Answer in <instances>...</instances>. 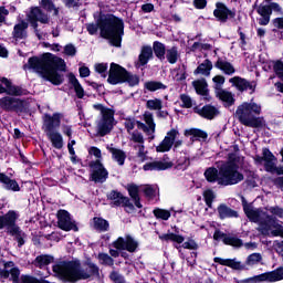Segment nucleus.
Here are the masks:
<instances>
[{
    "label": "nucleus",
    "mask_w": 283,
    "mask_h": 283,
    "mask_svg": "<svg viewBox=\"0 0 283 283\" xmlns=\"http://www.w3.org/2000/svg\"><path fill=\"white\" fill-rule=\"evenodd\" d=\"M23 70H34L44 81L59 86L65 83V75L59 72H65L67 64H65L63 57L48 52L43 53L41 57L36 55L29 57L28 64L23 65Z\"/></svg>",
    "instance_id": "nucleus-1"
},
{
    "label": "nucleus",
    "mask_w": 283,
    "mask_h": 283,
    "mask_svg": "<svg viewBox=\"0 0 283 283\" xmlns=\"http://www.w3.org/2000/svg\"><path fill=\"white\" fill-rule=\"evenodd\" d=\"M86 30L94 36L99 30V36L108 42L112 48H123L125 36V21L114 13H101L96 23H87Z\"/></svg>",
    "instance_id": "nucleus-2"
},
{
    "label": "nucleus",
    "mask_w": 283,
    "mask_h": 283,
    "mask_svg": "<svg viewBox=\"0 0 283 283\" xmlns=\"http://www.w3.org/2000/svg\"><path fill=\"white\" fill-rule=\"evenodd\" d=\"M207 182H218L220 187H231L244 180V175L238 171V164L234 161L223 163L219 169L209 167L203 174Z\"/></svg>",
    "instance_id": "nucleus-3"
},
{
    "label": "nucleus",
    "mask_w": 283,
    "mask_h": 283,
    "mask_svg": "<svg viewBox=\"0 0 283 283\" xmlns=\"http://www.w3.org/2000/svg\"><path fill=\"white\" fill-rule=\"evenodd\" d=\"M260 114H262V105L253 102V98L250 102H243L235 111L239 123L254 129L264 127V117H258Z\"/></svg>",
    "instance_id": "nucleus-4"
},
{
    "label": "nucleus",
    "mask_w": 283,
    "mask_h": 283,
    "mask_svg": "<svg viewBox=\"0 0 283 283\" xmlns=\"http://www.w3.org/2000/svg\"><path fill=\"white\" fill-rule=\"evenodd\" d=\"M52 271L62 282L76 283L81 282V261H59L53 264Z\"/></svg>",
    "instance_id": "nucleus-5"
},
{
    "label": "nucleus",
    "mask_w": 283,
    "mask_h": 283,
    "mask_svg": "<svg viewBox=\"0 0 283 283\" xmlns=\"http://www.w3.org/2000/svg\"><path fill=\"white\" fill-rule=\"evenodd\" d=\"M107 83L109 85H123V83H127L129 87H136L140 83V77L132 74L120 64L113 62L109 66Z\"/></svg>",
    "instance_id": "nucleus-6"
},
{
    "label": "nucleus",
    "mask_w": 283,
    "mask_h": 283,
    "mask_svg": "<svg viewBox=\"0 0 283 283\" xmlns=\"http://www.w3.org/2000/svg\"><path fill=\"white\" fill-rule=\"evenodd\" d=\"M44 132L51 140L52 147L54 149H63V135L56 132L61 127V113H53V115H44Z\"/></svg>",
    "instance_id": "nucleus-7"
},
{
    "label": "nucleus",
    "mask_w": 283,
    "mask_h": 283,
    "mask_svg": "<svg viewBox=\"0 0 283 283\" xmlns=\"http://www.w3.org/2000/svg\"><path fill=\"white\" fill-rule=\"evenodd\" d=\"M252 8L253 10H256V14L261 17L258 19L259 25H269L273 12H275V14H283L282 6L273 0H263L260 4L256 2Z\"/></svg>",
    "instance_id": "nucleus-8"
},
{
    "label": "nucleus",
    "mask_w": 283,
    "mask_h": 283,
    "mask_svg": "<svg viewBox=\"0 0 283 283\" xmlns=\"http://www.w3.org/2000/svg\"><path fill=\"white\" fill-rule=\"evenodd\" d=\"M283 280V266H280L273 271L265 272L259 275H254L248 279L238 280L234 279L235 283H260V282H282Z\"/></svg>",
    "instance_id": "nucleus-9"
},
{
    "label": "nucleus",
    "mask_w": 283,
    "mask_h": 283,
    "mask_svg": "<svg viewBox=\"0 0 283 283\" xmlns=\"http://www.w3.org/2000/svg\"><path fill=\"white\" fill-rule=\"evenodd\" d=\"M0 109H3V112H15V114H28V104L25 99L4 96L0 98Z\"/></svg>",
    "instance_id": "nucleus-10"
},
{
    "label": "nucleus",
    "mask_w": 283,
    "mask_h": 283,
    "mask_svg": "<svg viewBox=\"0 0 283 283\" xmlns=\"http://www.w3.org/2000/svg\"><path fill=\"white\" fill-rule=\"evenodd\" d=\"M224 75H216L212 78V82L214 83V90H217L216 95L219 101H222V103H226V107H231L235 105V98L233 97V93L222 90V86L224 85Z\"/></svg>",
    "instance_id": "nucleus-11"
},
{
    "label": "nucleus",
    "mask_w": 283,
    "mask_h": 283,
    "mask_svg": "<svg viewBox=\"0 0 283 283\" xmlns=\"http://www.w3.org/2000/svg\"><path fill=\"white\" fill-rule=\"evenodd\" d=\"M106 198L112 202L113 207H124L126 213H134L136 211V207L132 203L129 197H125L118 190H111Z\"/></svg>",
    "instance_id": "nucleus-12"
},
{
    "label": "nucleus",
    "mask_w": 283,
    "mask_h": 283,
    "mask_svg": "<svg viewBox=\"0 0 283 283\" xmlns=\"http://www.w3.org/2000/svg\"><path fill=\"white\" fill-rule=\"evenodd\" d=\"M216 9L213 10V17L216 19V21H218L219 23H228V21H234L238 11L235 10V8L233 9H229V7L227 6V3L224 2H216L214 4Z\"/></svg>",
    "instance_id": "nucleus-13"
},
{
    "label": "nucleus",
    "mask_w": 283,
    "mask_h": 283,
    "mask_svg": "<svg viewBox=\"0 0 283 283\" xmlns=\"http://www.w3.org/2000/svg\"><path fill=\"white\" fill-rule=\"evenodd\" d=\"M88 167L92 169L90 177L92 182L103 184L109 178V171H107V168L99 161V159L90 161Z\"/></svg>",
    "instance_id": "nucleus-14"
},
{
    "label": "nucleus",
    "mask_w": 283,
    "mask_h": 283,
    "mask_svg": "<svg viewBox=\"0 0 283 283\" xmlns=\"http://www.w3.org/2000/svg\"><path fill=\"white\" fill-rule=\"evenodd\" d=\"M159 240L163 242H174L175 244L184 243L182 249H198V243H196V240L188 238V240L185 242V237L174 232L160 234Z\"/></svg>",
    "instance_id": "nucleus-15"
},
{
    "label": "nucleus",
    "mask_w": 283,
    "mask_h": 283,
    "mask_svg": "<svg viewBox=\"0 0 283 283\" xmlns=\"http://www.w3.org/2000/svg\"><path fill=\"white\" fill-rule=\"evenodd\" d=\"M17 220H19V213L15 210H9L7 213L0 214V230L7 229V233L11 231L17 233L19 227Z\"/></svg>",
    "instance_id": "nucleus-16"
},
{
    "label": "nucleus",
    "mask_w": 283,
    "mask_h": 283,
    "mask_svg": "<svg viewBox=\"0 0 283 283\" xmlns=\"http://www.w3.org/2000/svg\"><path fill=\"white\" fill-rule=\"evenodd\" d=\"M80 273L82 280H101V268L90 259L83 262V266L80 265Z\"/></svg>",
    "instance_id": "nucleus-17"
},
{
    "label": "nucleus",
    "mask_w": 283,
    "mask_h": 283,
    "mask_svg": "<svg viewBox=\"0 0 283 283\" xmlns=\"http://www.w3.org/2000/svg\"><path fill=\"white\" fill-rule=\"evenodd\" d=\"M57 227L62 231H78L76 221L72 220V214L67 210L57 211Z\"/></svg>",
    "instance_id": "nucleus-18"
},
{
    "label": "nucleus",
    "mask_w": 283,
    "mask_h": 283,
    "mask_svg": "<svg viewBox=\"0 0 283 283\" xmlns=\"http://www.w3.org/2000/svg\"><path fill=\"white\" fill-rule=\"evenodd\" d=\"M213 240H216L217 242H223V244H226L227 247H234V249H240V247H244V242L242 241V239L235 235L227 234L221 230L214 231Z\"/></svg>",
    "instance_id": "nucleus-19"
},
{
    "label": "nucleus",
    "mask_w": 283,
    "mask_h": 283,
    "mask_svg": "<svg viewBox=\"0 0 283 283\" xmlns=\"http://www.w3.org/2000/svg\"><path fill=\"white\" fill-rule=\"evenodd\" d=\"M193 112L207 120H213V118L220 116V111L211 104H207L202 108H198V106H196Z\"/></svg>",
    "instance_id": "nucleus-20"
},
{
    "label": "nucleus",
    "mask_w": 283,
    "mask_h": 283,
    "mask_svg": "<svg viewBox=\"0 0 283 283\" xmlns=\"http://www.w3.org/2000/svg\"><path fill=\"white\" fill-rule=\"evenodd\" d=\"M213 262L220 264L221 266H229V269H232L233 271H249L247 264H243L237 259H222L220 256H216Z\"/></svg>",
    "instance_id": "nucleus-21"
},
{
    "label": "nucleus",
    "mask_w": 283,
    "mask_h": 283,
    "mask_svg": "<svg viewBox=\"0 0 283 283\" xmlns=\"http://www.w3.org/2000/svg\"><path fill=\"white\" fill-rule=\"evenodd\" d=\"M138 242L132 234H126L125 238L119 237L113 242V249H138Z\"/></svg>",
    "instance_id": "nucleus-22"
},
{
    "label": "nucleus",
    "mask_w": 283,
    "mask_h": 283,
    "mask_svg": "<svg viewBox=\"0 0 283 283\" xmlns=\"http://www.w3.org/2000/svg\"><path fill=\"white\" fill-rule=\"evenodd\" d=\"M0 83L6 86L4 94H8V96H23V94H25L23 87L12 84V81L8 77H1Z\"/></svg>",
    "instance_id": "nucleus-23"
},
{
    "label": "nucleus",
    "mask_w": 283,
    "mask_h": 283,
    "mask_svg": "<svg viewBox=\"0 0 283 283\" xmlns=\"http://www.w3.org/2000/svg\"><path fill=\"white\" fill-rule=\"evenodd\" d=\"M0 185H2L3 189L7 191H21V187L17 179L10 178L6 172H0Z\"/></svg>",
    "instance_id": "nucleus-24"
},
{
    "label": "nucleus",
    "mask_w": 283,
    "mask_h": 283,
    "mask_svg": "<svg viewBox=\"0 0 283 283\" xmlns=\"http://www.w3.org/2000/svg\"><path fill=\"white\" fill-rule=\"evenodd\" d=\"M229 83H231L233 87H237L239 92H247V90L255 92V86L251 84V82L247 81V78L234 76L229 80Z\"/></svg>",
    "instance_id": "nucleus-25"
},
{
    "label": "nucleus",
    "mask_w": 283,
    "mask_h": 283,
    "mask_svg": "<svg viewBox=\"0 0 283 283\" xmlns=\"http://www.w3.org/2000/svg\"><path fill=\"white\" fill-rule=\"evenodd\" d=\"M174 163L171 161H151L146 163L143 166L144 171H166V169H171Z\"/></svg>",
    "instance_id": "nucleus-26"
},
{
    "label": "nucleus",
    "mask_w": 283,
    "mask_h": 283,
    "mask_svg": "<svg viewBox=\"0 0 283 283\" xmlns=\"http://www.w3.org/2000/svg\"><path fill=\"white\" fill-rule=\"evenodd\" d=\"M28 22L22 20L20 23H17L13 27L12 36L15 41H21L23 39H28Z\"/></svg>",
    "instance_id": "nucleus-27"
},
{
    "label": "nucleus",
    "mask_w": 283,
    "mask_h": 283,
    "mask_svg": "<svg viewBox=\"0 0 283 283\" xmlns=\"http://www.w3.org/2000/svg\"><path fill=\"white\" fill-rule=\"evenodd\" d=\"M151 59H154V50L150 45H143L138 55V63L140 67H145Z\"/></svg>",
    "instance_id": "nucleus-28"
},
{
    "label": "nucleus",
    "mask_w": 283,
    "mask_h": 283,
    "mask_svg": "<svg viewBox=\"0 0 283 283\" xmlns=\"http://www.w3.org/2000/svg\"><path fill=\"white\" fill-rule=\"evenodd\" d=\"M179 256L181 260H186L188 266H196V260H198V252L193 249H179Z\"/></svg>",
    "instance_id": "nucleus-29"
},
{
    "label": "nucleus",
    "mask_w": 283,
    "mask_h": 283,
    "mask_svg": "<svg viewBox=\"0 0 283 283\" xmlns=\"http://www.w3.org/2000/svg\"><path fill=\"white\" fill-rule=\"evenodd\" d=\"M264 155H265V161H264V169L268 171V174H275V168L277 167L275 165V160H277V157L272 154L271 149L264 148Z\"/></svg>",
    "instance_id": "nucleus-30"
},
{
    "label": "nucleus",
    "mask_w": 283,
    "mask_h": 283,
    "mask_svg": "<svg viewBox=\"0 0 283 283\" xmlns=\"http://www.w3.org/2000/svg\"><path fill=\"white\" fill-rule=\"evenodd\" d=\"M69 83L72 85L75 96L77 98H85V88H83V85H81V82H78V78H76V75L74 73H69Z\"/></svg>",
    "instance_id": "nucleus-31"
},
{
    "label": "nucleus",
    "mask_w": 283,
    "mask_h": 283,
    "mask_svg": "<svg viewBox=\"0 0 283 283\" xmlns=\"http://www.w3.org/2000/svg\"><path fill=\"white\" fill-rule=\"evenodd\" d=\"M220 220H227V218H238V211L231 209L226 203H220L217 208Z\"/></svg>",
    "instance_id": "nucleus-32"
},
{
    "label": "nucleus",
    "mask_w": 283,
    "mask_h": 283,
    "mask_svg": "<svg viewBox=\"0 0 283 283\" xmlns=\"http://www.w3.org/2000/svg\"><path fill=\"white\" fill-rule=\"evenodd\" d=\"M214 67H217V70H220L228 76L235 74V67L233 66V64H231V62L229 61L222 60V57H218L217 62L214 63Z\"/></svg>",
    "instance_id": "nucleus-33"
},
{
    "label": "nucleus",
    "mask_w": 283,
    "mask_h": 283,
    "mask_svg": "<svg viewBox=\"0 0 283 283\" xmlns=\"http://www.w3.org/2000/svg\"><path fill=\"white\" fill-rule=\"evenodd\" d=\"M213 70V63L211 60L206 59L201 64L197 66V69L193 71V74L198 76V74H201L202 76H211V71Z\"/></svg>",
    "instance_id": "nucleus-34"
},
{
    "label": "nucleus",
    "mask_w": 283,
    "mask_h": 283,
    "mask_svg": "<svg viewBox=\"0 0 283 283\" xmlns=\"http://www.w3.org/2000/svg\"><path fill=\"white\" fill-rule=\"evenodd\" d=\"M192 86L199 96H209V84L205 77L193 81Z\"/></svg>",
    "instance_id": "nucleus-35"
},
{
    "label": "nucleus",
    "mask_w": 283,
    "mask_h": 283,
    "mask_svg": "<svg viewBox=\"0 0 283 283\" xmlns=\"http://www.w3.org/2000/svg\"><path fill=\"white\" fill-rule=\"evenodd\" d=\"M151 50H153V55L155 54L156 59H158V61L163 63V61H165V55L167 52V46L165 45V43L160 41H155L153 42Z\"/></svg>",
    "instance_id": "nucleus-36"
},
{
    "label": "nucleus",
    "mask_w": 283,
    "mask_h": 283,
    "mask_svg": "<svg viewBox=\"0 0 283 283\" xmlns=\"http://www.w3.org/2000/svg\"><path fill=\"white\" fill-rule=\"evenodd\" d=\"M109 154H112L113 160L119 165V167H123L125 165V160H127V154L120 149V148H108Z\"/></svg>",
    "instance_id": "nucleus-37"
},
{
    "label": "nucleus",
    "mask_w": 283,
    "mask_h": 283,
    "mask_svg": "<svg viewBox=\"0 0 283 283\" xmlns=\"http://www.w3.org/2000/svg\"><path fill=\"white\" fill-rule=\"evenodd\" d=\"M114 129V124L109 122H104L103 119H99L97 123V136H101V138L107 136V134H112V130Z\"/></svg>",
    "instance_id": "nucleus-38"
},
{
    "label": "nucleus",
    "mask_w": 283,
    "mask_h": 283,
    "mask_svg": "<svg viewBox=\"0 0 283 283\" xmlns=\"http://www.w3.org/2000/svg\"><path fill=\"white\" fill-rule=\"evenodd\" d=\"M166 61L170 63V65H176L178 60L180 59V53L178 52V46H171L170 49H166Z\"/></svg>",
    "instance_id": "nucleus-39"
},
{
    "label": "nucleus",
    "mask_w": 283,
    "mask_h": 283,
    "mask_svg": "<svg viewBox=\"0 0 283 283\" xmlns=\"http://www.w3.org/2000/svg\"><path fill=\"white\" fill-rule=\"evenodd\" d=\"M184 136H192V138H197V140H207V138H209V134L200 128L186 129Z\"/></svg>",
    "instance_id": "nucleus-40"
},
{
    "label": "nucleus",
    "mask_w": 283,
    "mask_h": 283,
    "mask_svg": "<svg viewBox=\"0 0 283 283\" xmlns=\"http://www.w3.org/2000/svg\"><path fill=\"white\" fill-rule=\"evenodd\" d=\"M93 227L96 231H109V221H107L103 217H94Z\"/></svg>",
    "instance_id": "nucleus-41"
},
{
    "label": "nucleus",
    "mask_w": 283,
    "mask_h": 283,
    "mask_svg": "<svg viewBox=\"0 0 283 283\" xmlns=\"http://www.w3.org/2000/svg\"><path fill=\"white\" fill-rule=\"evenodd\" d=\"M31 14L33 15V19H38L40 23H50V18H48V14L41 10L39 7L31 8Z\"/></svg>",
    "instance_id": "nucleus-42"
},
{
    "label": "nucleus",
    "mask_w": 283,
    "mask_h": 283,
    "mask_svg": "<svg viewBox=\"0 0 283 283\" xmlns=\"http://www.w3.org/2000/svg\"><path fill=\"white\" fill-rule=\"evenodd\" d=\"M54 262V256L49 254H41L35 258V266L39 269H43V266H48Z\"/></svg>",
    "instance_id": "nucleus-43"
},
{
    "label": "nucleus",
    "mask_w": 283,
    "mask_h": 283,
    "mask_svg": "<svg viewBox=\"0 0 283 283\" xmlns=\"http://www.w3.org/2000/svg\"><path fill=\"white\" fill-rule=\"evenodd\" d=\"M144 87L148 92H158V90H167V85L158 81H148L144 84Z\"/></svg>",
    "instance_id": "nucleus-44"
},
{
    "label": "nucleus",
    "mask_w": 283,
    "mask_h": 283,
    "mask_svg": "<svg viewBox=\"0 0 283 283\" xmlns=\"http://www.w3.org/2000/svg\"><path fill=\"white\" fill-rule=\"evenodd\" d=\"M171 147H174V144L169 138L164 137L161 143L156 147V151L157 154H165L167 151H171Z\"/></svg>",
    "instance_id": "nucleus-45"
},
{
    "label": "nucleus",
    "mask_w": 283,
    "mask_h": 283,
    "mask_svg": "<svg viewBox=\"0 0 283 283\" xmlns=\"http://www.w3.org/2000/svg\"><path fill=\"white\" fill-rule=\"evenodd\" d=\"M153 213L157 220H169L171 218V212L161 208H155Z\"/></svg>",
    "instance_id": "nucleus-46"
},
{
    "label": "nucleus",
    "mask_w": 283,
    "mask_h": 283,
    "mask_svg": "<svg viewBox=\"0 0 283 283\" xmlns=\"http://www.w3.org/2000/svg\"><path fill=\"white\" fill-rule=\"evenodd\" d=\"M125 189L128 191V196L134 200L140 197V188L136 184H128Z\"/></svg>",
    "instance_id": "nucleus-47"
},
{
    "label": "nucleus",
    "mask_w": 283,
    "mask_h": 283,
    "mask_svg": "<svg viewBox=\"0 0 283 283\" xmlns=\"http://www.w3.org/2000/svg\"><path fill=\"white\" fill-rule=\"evenodd\" d=\"M203 200L209 209L213 207V200H216V193L211 189L203 191Z\"/></svg>",
    "instance_id": "nucleus-48"
},
{
    "label": "nucleus",
    "mask_w": 283,
    "mask_h": 283,
    "mask_svg": "<svg viewBox=\"0 0 283 283\" xmlns=\"http://www.w3.org/2000/svg\"><path fill=\"white\" fill-rule=\"evenodd\" d=\"M97 259L104 266H114V259L107 253H99Z\"/></svg>",
    "instance_id": "nucleus-49"
},
{
    "label": "nucleus",
    "mask_w": 283,
    "mask_h": 283,
    "mask_svg": "<svg viewBox=\"0 0 283 283\" xmlns=\"http://www.w3.org/2000/svg\"><path fill=\"white\" fill-rule=\"evenodd\" d=\"M9 235L15 237L19 248L25 244V240L23 239L25 238V232H23L19 226H18V231L17 232L11 231L9 232Z\"/></svg>",
    "instance_id": "nucleus-50"
},
{
    "label": "nucleus",
    "mask_w": 283,
    "mask_h": 283,
    "mask_svg": "<svg viewBox=\"0 0 283 283\" xmlns=\"http://www.w3.org/2000/svg\"><path fill=\"white\" fill-rule=\"evenodd\" d=\"M147 109L160 111L163 109V99H148L146 103Z\"/></svg>",
    "instance_id": "nucleus-51"
},
{
    "label": "nucleus",
    "mask_w": 283,
    "mask_h": 283,
    "mask_svg": "<svg viewBox=\"0 0 283 283\" xmlns=\"http://www.w3.org/2000/svg\"><path fill=\"white\" fill-rule=\"evenodd\" d=\"M273 71L277 78L283 82V62L282 60H276L273 62Z\"/></svg>",
    "instance_id": "nucleus-52"
},
{
    "label": "nucleus",
    "mask_w": 283,
    "mask_h": 283,
    "mask_svg": "<svg viewBox=\"0 0 283 283\" xmlns=\"http://www.w3.org/2000/svg\"><path fill=\"white\" fill-rule=\"evenodd\" d=\"M258 262H262V254L260 253H252L245 260L248 266H253L258 264Z\"/></svg>",
    "instance_id": "nucleus-53"
},
{
    "label": "nucleus",
    "mask_w": 283,
    "mask_h": 283,
    "mask_svg": "<svg viewBox=\"0 0 283 283\" xmlns=\"http://www.w3.org/2000/svg\"><path fill=\"white\" fill-rule=\"evenodd\" d=\"M114 114H115V111L112 109V108H106L102 112V118L101 120H104L106 123H112L114 124Z\"/></svg>",
    "instance_id": "nucleus-54"
},
{
    "label": "nucleus",
    "mask_w": 283,
    "mask_h": 283,
    "mask_svg": "<svg viewBox=\"0 0 283 283\" xmlns=\"http://www.w3.org/2000/svg\"><path fill=\"white\" fill-rule=\"evenodd\" d=\"M144 120L146 123V125H148V127L151 129V132H156V123L154 122V114L146 112L144 114Z\"/></svg>",
    "instance_id": "nucleus-55"
},
{
    "label": "nucleus",
    "mask_w": 283,
    "mask_h": 283,
    "mask_svg": "<svg viewBox=\"0 0 283 283\" xmlns=\"http://www.w3.org/2000/svg\"><path fill=\"white\" fill-rule=\"evenodd\" d=\"M180 101L182 103L181 107H184L186 109H191V107H193V102L191 101V97L189 95L181 94Z\"/></svg>",
    "instance_id": "nucleus-56"
},
{
    "label": "nucleus",
    "mask_w": 283,
    "mask_h": 283,
    "mask_svg": "<svg viewBox=\"0 0 283 283\" xmlns=\"http://www.w3.org/2000/svg\"><path fill=\"white\" fill-rule=\"evenodd\" d=\"M109 280H111V282H114V283H126L125 282V276H123L117 271H112L109 273Z\"/></svg>",
    "instance_id": "nucleus-57"
},
{
    "label": "nucleus",
    "mask_w": 283,
    "mask_h": 283,
    "mask_svg": "<svg viewBox=\"0 0 283 283\" xmlns=\"http://www.w3.org/2000/svg\"><path fill=\"white\" fill-rule=\"evenodd\" d=\"M143 193L145 198H148L149 200H154V198H156V189H154V187H151L150 185L146 186L143 189Z\"/></svg>",
    "instance_id": "nucleus-58"
},
{
    "label": "nucleus",
    "mask_w": 283,
    "mask_h": 283,
    "mask_svg": "<svg viewBox=\"0 0 283 283\" xmlns=\"http://www.w3.org/2000/svg\"><path fill=\"white\" fill-rule=\"evenodd\" d=\"M95 72H97V74H101L103 78H107V63L95 64Z\"/></svg>",
    "instance_id": "nucleus-59"
},
{
    "label": "nucleus",
    "mask_w": 283,
    "mask_h": 283,
    "mask_svg": "<svg viewBox=\"0 0 283 283\" xmlns=\"http://www.w3.org/2000/svg\"><path fill=\"white\" fill-rule=\"evenodd\" d=\"M272 25L274 29H272V32H277L279 30H283V15L279 18L272 19Z\"/></svg>",
    "instance_id": "nucleus-60"
},
{
    "label": "nucleus",
    "mask_w": 283,
    "mask_h": 283,
    "mask_svg": "<svg viewBox=\"0 0 283 283\" xmlns=\"http://www.w3.org/2000/svg\"><path fill=\"white\" fill-rule=\"evenodd\" d=\"M40 6L46 12H52V10H54L55 4H54V1L52 0H41Z\"/></svg>",
    "instance_id": "nucleus-61"
},
{
    "label": "nucleus",
    "mask_w": 283,
    "mask_h": 283,
    "mask_svg": "<svg viewBox=\"0 0 283 283\" xmlns=\"http://www.w3.org/2000/svg\"><path fill=\"white\" fill-rule=\"evenodd\" d=\"M64 54H66V56H76V46L72 43L66 44L64 46Z\"/></svg>",
    "instance_id": "nucleus-62"
},
{
    "label": "nucleus",
    "mask_w": 283,
    "mask_h": 283,
    "mask_svg": "<svg viewBox=\"0 0 283 283\" xmlns=\"http://www.w3.org/2000/svg\"><path fill=\"white\" fill-rule=\"evenodd\" d=\"M245 216L250 219V222H260V211L258 210H250Z\"/></svg>",
    "instance_id": "nucleus-63"
},
{
    "label": "nucleus",
    "mask_w": 283,
    "mask_h": 283,
    "mask_svg": "<svg viewBox=\"0 0 283 283\" xmlns=\"http://www.w3.org/2000/svg\"><path fill=\"white\" fill-rule=\"evenodd\" d=\"M10 275H11V281L13 283H19V276L21 275V270H19V268H11Z\"/></svg>",
    "instance_id": "nucleus-64"
}]
</instances>
